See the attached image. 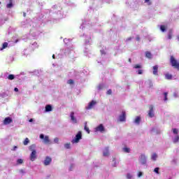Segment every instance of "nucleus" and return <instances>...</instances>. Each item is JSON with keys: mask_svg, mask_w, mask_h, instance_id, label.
Returning a JSON list of instances; mask_svg holds the SVG:
<instances>
[{"mask_svg": "<svg viewBox=\"0 0 179 179\" xmlns=\"http://www.w3.org/2000/svg\"><path fill=\"white\" fill-rule=\"evenodd\" d=\"M51 162H52V159L50 157H46L43 162V164L44 166H50V164H51Z\"/></svg>", "mask_w": 179, "mask_h": 179, "instance_id": "423d86ee", "label": "nucleus"}, {"mask_svg": "<svg viewBox=\"0 0 179 179\" xmlns=\"http://www.w3.org/2000/svg\"><path fill=\"white\" fill-rule=\"evenodd\" d=\"M14 90H15V92H19V89H18L17 87L14 88Z\"/></svg>", "mask_w": 179, "mask_h": 179, "instance_id": "49530a36", "label": "nucleus"}, {"mask_svg": "<svg viewBox=\"0 0 179 179\" xmlns=\"http://www.w3.org/2000/svg\"><path fill=\"white\" fill-rule=\"evenodd\" d=\"M172 37H173V30L170 29L168 34V38L169 40H171Z\"/></svg>", "mask_w": 179, "mask_h": 179, "instance_id": "6ab92c4d", "label": "nucleus"}, {"mask_svg": "<svg viewBox=\"0 0 179 179\" xmlns=\"http://www.w3.org/2000/svg\"><path fill=\"white\" fill-rule=\"evenodd\" d=\"M170 63L173 68H176L179 71V62L176 59V58H174V56H171Z\"/></svg>", "mask_w": 179, "mask_h": 179, "instance_id": "f03ea898", "label": "nucleus"}, {"mask_svg": "<svg viewBox=\"0 0 179 179\" xmlns=\"http://www.w3.org/2000/svg\"><path fill=\"white\" fill-rule=\"evenodd\" d=\"M50 111H52V106L51 105H46V106H45V112L48 113Z\"/></svg>", "mask_w": 179, "mask_h": 179, "instance_id": "2eb2a0df", "label": "nucleus"}, {"mask_svg": "<svg viewBox=\"0 0 179 179\" xmlns=\"http://www.w3.org/2000/svg\"><path fill=\"white\" fill-rule=\"evenodd\" d=\"M141 160L142 164H146V157L144 155H141Z\"/></svg>", "mask_w": 179, "mask_h": 179, "instance_id": "4468645a", "label": "nucleus"}, {"mask_svg": "<svg viewBox=\"0 0 179 179\" xmlns=\"http://www.w3.org/2000/svg\"><path fill=\"white\" fill-rule=\"evenodd\" d=\"M40 138L43 139V143H45L46 145L50 143V137H48V136H45L44 137V134H41Z\"/></svg>", "mask_w": 179, "mask_h": 179, "instance_id": "39448f33", "label": "nucleus"}, {"mask_svg": "<svg viewBox=\"0 0 179 179\" xmlns=\"http://www.w3.org/2000/svg\"><path fill=\"white\" fill-rule=\"evenodd\" d=\"M54 142H55V143H58V142H59V138H55L54 139Z\"/></svg>", "mask_w": 179, "mask_h": 179, "instance_id": "4c0bfd02", "label": "nucleus"}, {"mask_svg": "<svg viewBox=\"0 0 179 179\" xmlns=\"http://www.w3.org/2000/svg\"><path fill=\"white\" fill-rule=\"evenodd\" d=\"M145 57L147 58H149V59H150L152 58V53H150V52H146Z\"/></svg>", "mask_w": 179, "mask_h": 179, "instance_id": "aec40b11", "label": "nucleus"}, {"mask_svg": "<svg viewBox=\"0 0 179 179\" xmlns=\"http://www.w3.org/2000/svg\"><path fill=\"white\" fill-rule=\"evenodd\" d=\"M122 150L124 152V153H129V152H131V149L128 147L123 148Z\"/></svg>", "mask_w": 179, "mask_h": 179, "instance_id": "a211bd4d", "label": "nucleus"}, {"mask_svg": "<svg viewBox=\"0 0 179 179\" xmlns=\"http://www.w3.org/2000/svg\"><path fill=\"white\" fill-rule=\"evenodd\" d=\"M110 155V151H108V147L105 148V150L103 153V156L104 157H107V156Z\"/></svg>", "mask_w": 179, "mask_h": 179, "instance_id": "9b49d317", "label": "nucleus"}, {"mask_svg": "<svg viewBox=\"0 0 179 179\" xmlns=\"http://www.w3.org/2000/svg\"><path fill=\"white\" fill-rule=\"evenodd\" d=\"M143 173L142 172H138V177H142Z\"/></svg>", "mask_w": 179, "mask_h": 179, "instance_id": "c03bdc74", "label": "nucleus"}, {"mask_svg": "<svg viewBox=\"0 0 179 179\" xmlns=\"http://www.w3.org/2000/svg\"><path fill=\"white\" fill-rule=\"evenodd\" d=\"M84 129L87 132V134H90V130L89 129V127H87V125H85Z\"/></svg>", "mask_w": 179, "mask_h": 179, "instance_id": "cd10ccee", "label": "nucleus"}, {"mask_svg": "<svg viewBox=\"0 0 179 179\" xmlns=\"http://www.w3.org/2000/svg\"><path fill=\"white\" fill-rule=\"evenodd\" d=\"M172 131L175 135H177V134H178V129H173Z\"/></svg>", "mask_w": 179, "mask_h": 179, "instance_id": "72a5a7b5", "label": "nucleus"}, {"mask_svg": "<svg viewBox=\"0 0 179 179\" xmlns=\"http://www.w3.org/2000/svg\"><path fill=\"white\" fill-rule=\"evenodd\" d=\"M82 139V131H78L76 135V138L72 140V143H78V142Z\"/></svg>", "mask_w": 179, "mask_h": 179, "instance_id": "7ed1b4c3", "label": "nucleus"}, {"mask_svg": "<svg viewBox=\"0 0 179 179\" xmlns=\"http://www.w3.org/2000/svg\"><path fill=\"white\" fill-rule=\"evenodd\" d=\"M165 78L166 79H167L168 80H171L173 79V76L170 73H166L165 75Z\"/></svg>", "mask_w": 179, "mask_h": 179, "instance_id": "f3484780", "label": "nucleus"}, {"mask_svg": "<svg viewBox=\"0 0 179 179\" xmlns=\"http://www.w3.org/2000/svg\"><path fill=\"white\" fill-rule=\"evenodd\" d=\"M0 5H1V2H0Z\"/></svg>", "mask_w": 179, "mask_h": 179, "instance_id": "5fc2aeb1", "label": "nucleus"}, {"mask_svg": "<svg viewBox=\"0 0 179 179\" xmlns=\"http://www.w3.org/2000/svg\"><path fill=\"white\" fill-rule=\"evenodd\" d=\"M7 47H8V43L4 42L3 43L2 49L3 50V49L6 48Z\"/></svg>", "mask_w": 179, "mask_h": 179, "instance_id": "473e14b6", "label": "nucleus"}, {"mask_svg": "<svg viewBox=\"0 0 179 179\" xmlns=\"http://www.w3.org/2000/svg\"><path fill=\"white\" fill-rule=\"evenodd\" d=\"M70 117H71V120L73 122H74L75 124H76V122H78V120H76V118L75 117V113L74 112L71 113Z\"/></svg>", "mask_w": 179, "mask_h": 179, "instance_id": "9d476101", "label": "nucleus"}, {"mask_svg": "<svg viewBox=\"0 0 179 179\" xmlns=\"http://www.w3.org/2000/svg\"><path fill=\"white\" fill-rule=\"evenodd\" d=\"M65 149H71V143H67L64 144Z\"/></svg>", "mask_w": 179, "mask_h": 179, "instance_id": "5701e85b", "label": "nucleus"}, {"mask_svg": "<svg viewBox=\"0 0 179 179\" xmlns=\"http://www.w3.org/2000/svg\"><path fill=\"white\" fill-rule=\"evenodd\" d=\"M119 120L120 122H124L127 120V113H125V110L122 111V115L119 116Z\"/></svg>", "mask_w": 179, "mask_h": 179, "instance_id": "20e7f679", "label": "nucleus"}, {"mask_svg": "<svg viewBox=\"0 0 179 179\" xmlns=\"http://www.w3.org/2000/svg\"><path fill=\"white\" fill-rule=\"evenodd\" d=\"M24 16H26V13H24Z\"/></svg>", "mask_w": 179, "mask_h": 179, "instance_id": "603ef678", "label": "nucleus"}, {"mask_svg": "<svg viewBox=\"0 0 179 179\" xmlns=\"http://www.w3.org/2000/svg\"><path fill=\"white\" fill-rule=\"evenodd\" d=\"M136 39L137 40V41H139V40H141V38L139 37V36H137Z\"/></svg>", "mask_w": 179, "mask_h": 179, "instance_id": "a18cd8bd", "label": "nucleus"}, {"mask_svg": "<svg viewBox=\"0 0 179 179\" xmlns=\"http://www.w3.org/2000/svg\"><path fill=\"white\" fill-rule=\"evenodd\" d=\"M17 164H23V159H18L17 160Z\"/></svg>", "mask_w": 179, "mask_h": 179, "instance_id": "2f4dec72", "label": "nucleus"}, {"mask_svg": "<svg viewBox=\"0 0 179 179\" xmlns=\"http://www.w3.org/2000/svg\"><path fill=\"white\" fill-rule=\"evenodd\" d=\"M53 59H55V55H52Z\"/></svg>", "mask_w": 179, "mask_h": 179, "instance_id": "09e8293b", "label": "nucleus"}, {"mask_svg": "<svg viewBox=\"0 0 179 179\" xmlns=\"http://www.w3.org/2000/svg\"><path fill=\"white\" fill-rule=\"evenodd\" d=\"M149 108H150V110L148 112V116L150 118H153V117H155V113H153V105H150Z\"/></svg>", "mask_w": 179, "mask_h": 179, "instance_id": "6e6552de", "label": "nucleus"}, {"mask_svg": "<svg viewBox=\"0 0 179 179\" xmlns=\"http://www.w3.org/2000/svg\"><path fill=\"white\" fill-rule=\"evenodd\" d=\"M29 142H30V141L29 140L28 138H26L25 140L23 142V145H28Z\"/></svg>", "mask_w": 179, "mask_h": 179, "instance_id": "a878e982", "label": "nucleus"}, {"mask_svg": "<svg viewBox=\"0 0 179 179\" xmlns=\"http://www.w3.org/2000/svg\"><path fill=\"white\" fill-rule=\"evenodd\" d=\"M142 73H143V70L142 69L138 70V75H142Z\"/></svg>", "mask_w": 179, "mask_h": 179, "instance_id": "c9c22d12", "label": "nucleus"}, {"mask_svg": "<svg viewBox=\"0 0 179 179\" xmlns=\"http://www.w3.org/2000/svg\"><path fill=\"white\" fill-rule=\"evenodd\" d=\"M29 150L31 152L29 156L31 162H34L37 159V151H36V145L33 144L29 146Z\"/></svg>", "mask_w": 179, "mask_h": 179, "instance_id": "f257e3e1", "label": "nucleus"}, {"mask_svg": "<svg viewBox=\"0 0 179 179\" xmlns=\"http://www.w3.org/2000/svg\"><path fill=\"white\" fill-rule=\"evenodd\" d=\"M131 40H132V37L127 38L126 41H131Z\"/></svg>", "mask_w": 179, "mask_h": 179, "instance_id": "79ce46f5", "label": "nucleus"}, {"mask_svg": "<svg viewBox=\"0 0 179 179\" xmlns=\"http://www.w3.org/2000/svg\"><path fill=\"white\" fill-rule=\"evenodd\" d=\"M11 122H13V120H12L10 117H7L3 120L4 125H9Z\"/></svg>", "mask_w": 179, "mask_h": 179, "instance_id": "0eeeda50", "label": "nucleus"}, {"mask_svg": "<svg viewBox=\"0 0 179 179\" xmlns=\"http://www.w3.org/2000/svg\"><path fill=\"white\" fill-rule=\"evenodd\" d=\"M68 83H69V85H73V80H69Z\"/></svg>", "mask_w": 179, "mask_h": 179, "instance_id": "58836bf2", "label": "nucleus"}, {"mask_svg": "<svg viewBox=\"0 0 179 179\" xmlns=\"http://www.w3.org/2000/svg\"><path fill=\"white\" fill-rule=\"evenodd\" d=\"M113 162L115 163L113 166H115V158H113Z\"/></svg>", "mask_w": 179, "mask_h": 179, "instance_id": "de8ad7c7", "label": "nucleus"}, {"mask_svg": "<svg viewBox=\"0 0 179 179\" xmlns=\"http://www.w3.org/2000/svg\"><path fill=\"white\" fill-rule=\"evenodd\" d=\"M106 94H108V95L113 94V91H112L111 90H108L107 91V92H106Z\"/></svg>", "mask_w": 179, "mask_h": 179, "instance_id": "e433bc0d", "label": "nucleus"}, {"mask_svg": "<svg viewBox=\"0 0 179 179\" xmlns=\"http://www.w3.org/2000/svg\"><path fill=\"white\" fill-rule=\"evenodd\" d=\"M16 148H17V147L15 146V147H14V149H16Z\"/></svg>", "mask_w": 179, "mask_h": 179, "instance_id": "864d4df0", "label": "nucleus"}, {"mask_svg": "<svg viewBox=\"0 0 179 179\" xmlns=\"http://www.w3.org/2000/svg\"><path fill=\"white\" fill-rule=\"evenodd\" d=\"M168 94H169V93H167V92H164V101H167V100H168V99H167Z\"/></svg>", "mask_w": 179, "mask_h": 179, "instance_id": "c756f323", "label": "nucleus"}, {"mask_svg": "<svg viewBox=\"0 0 179 179\" xmlns=\"http://www.w3.org/2000/svg\"><path fill=\"white\" fill-rule=\"evenodd\" d=\"M96 101H92L91 102H90V103L88 104V106L86 108L87 110H92V108H93V107H94V106H96Z\"/></svg>", "mask_w": 179, "mask_h": 179, "instance_id": "1a4fd4ad", "label": "nucleus"}, {"mask_svg": "<svg viewBox=\"0 0 179 179\" xmlns=\"http://www.w3.org/2000/svg\"><path fill=\"white\" fill-rule=\"evenodd\" d=\"M73 169V164H71V166H70V169H69V170H70V171H72V169Z\"/></svg>", "mask_w": 179, "mask_h": 179, "instance_id": "37998d69", "label": "nucleus"}, {"mask_svg": "<svg viewBox=\"0 0 179 179\" xmlns=\"http://www.w3.org/2000/svg\"><path fill=\"white\" fill-rule=\"evenodd\" d=\"M135 124H137V125H139L141 124V116H137L134 120Z\"/></svg>", "mask_w": 179, "mask_h": 179, "instance_id": "dca6fc26", "label": "nucleus"}, {"mask_svg": "<svg viewBox=\"0 0 179 179\" xmlns=\"http://www.w3.org/2000/svg\"><path fill=\"white\" fill-rule=\"evenodd\" d=\"M8 79L9 80H13V79H15V75H13V74H10V75L8 76Z\"/></svg>", "mask_w": 179, "mask_h": 179, "instance_id": "4be33fe9", "label": "nucleus"}, {"mask_svg": "<svg viewBox=\"0 0 179 179\" xmlns=\"http://www.w3.org/2000/svg\"><path fill=\"white\" fill-rule=\"evenodd\" d=\"M104 87V86L102 84H99L97 87L98 90H101Z\"/></svg>", "mask_w": 179, "mask_h": 179, "instance_id": "7c9ffc66", "label": "nucleus"}, {"mask_svg": "<svg viewBox=\"0 0 179 179\" xmlns=\"http://www.w3.org/2000/svg\"><path fill=\"white\" fill-rule=\"evenodd\" d=\"M153 71L152 73L153 75H157V72L159 71V66L155 65L152 67Z\"/></svg>", "mask_w": 179, "mask_h": 179, "instance_id": "f8f14e48", "label": "nucleus"}, {"mask_svg": "<svg viewBox=\"0 0 179 179\" xmlns=\"http://www.w3.org/2000/svg\"><path fill=\"white\" fill-rule=\"evenodd\" d=\"M96 131H99V132H104V126L103 124H99L96 128Z\"/></svg>", "mask_w": 179, "mask_h": 179, "instance_id": "ddd939ff", "label": "nucleus"}, {"mask_svg": "<svg viewBox=\"0 0 179 179\" xmlns=\"http://www.w3.org/2000/svg\"><path fill=\"white\" fill-rule=\"evenodd\" d=\"M179 141V136H176L173 139V143H177Z\"/></svg>", "mask_w": 179, "mask_h": 179, "instance_id": "bb28decb", "label": "nucleus"}, {"mask_svg": "<svg viewBox=\"0 0 179 179\" xmlns=\"http://www.w3.org/2000/svg\"><path fill=\"white\" fill-rule=\"evenodd\" d=\"M160 30H161V31H162L163 33H164V31H166V26H164V25H161V26H160Z\"/></svg>", "mask_w": 179, "mask_h": 179, "instance_id": "b1692460", "label": "nucleus"}, {"mask_svg": "<svg viewBox=\"0 0 179 179\" xmlns=\"http://www.w3.org/2000/svg\"><path fill=\"white\" fill-rule=\"evenodd\" d=\"M29 122H33V119H30Z\"/></svg>", "mask_w": 179, "mask_h": 179, "instance_id": "8fccbe9b", "label": "nucleus"}, {"mask_svg": "<svg viewBox=\"0 0 179 179\" xmlns=\"http://www.w3.org/2000/svg\"><path fill=\"white\" fill-rule=\"evenodd\" d=\"M129 62H132V60L131 59H129Z\"/></svg>", "mask_w": 179, "mask_h": 179, "instance_id": "3c124183", "label": "nucleus"}, {"mask_svg": "<svg viewBox=\"0 0 179 179\" xmlns=\"http://www.w3.org/2000/svg\"><path fill=\"white\" fill-rule=\"evenodd\" d=\"M151 159L154 162H156V159H157V155L156 153L152 154Z\"/></svg>", "mask_w": 179, "mask_h": 179, "instance_id": "412c9836", "label": "nucleus"}, {"mask_svg": "<svg viewBox=\"0 0 179 179\" xmlns=\"http://www.w3.org/2000/svg\"><path fill=\"white\" fill-rule=\"evenodd\" d=\"M13 4L12 3V2L9 3L6 6V8H8V9H10V8H13Z\"/></svg>", "mask_w": 179, "mask_h": 179, "instance_id": "c85d7f7f", "label": "nucleus"}, {"mask_svg": "<svg viewBox=\"0 0 179 179\" xmlns=\"http://www.w3.org/2000/svg\"><path fill=\"white\" fill-rule=\"evenodd\" d=\"M159 170H160L159 168L157 167L154 169L155 173H156L157 174H159Z\"/></svg>", "mask_w": 179, "mask_h": 179, "instance_id": "f704fd0d", "label": "nucleus"}, {"mask_svg": "<svg viewBox=\"0 0 179 179\" xmlns=\"http://www.w3.org/2000/svg\"><path fill=\"white\" fill-rule=\"evenodd\" d=\"M127 178H128V179L132 178V175H131L130 173H128V174L127 175Z\"/></svg>", "mask_w": 179, "mask_h": 179, "instance_id": "ea45409f", "label": "nucleus"}, {"mask_svg": "<svg viewBox=\"0 0 179 179\" xmlns=\"http://www.w3.org/2000/svg\"><path fill=\"white\" fill-rule=\"evenodd\" d=\"M150 0H145V3H148V5H150L151 3L150 2Z\"/></svg>", "mask_w": 179, "mask_h": 179, "instance_id": "a19ab883", "label": "nucleus"}, {"mask_svg": "<svg viewBox=\"0 0 179 179\" xmlns=\"http://www.w3.org/2000/svg\"><path fill=\"white\" fill-rule=\"evenodd\" d=\"M134 69H141L142 68V66L141 64H135L134 66Z\"/></svg>", "mask_w": 179, "mask_h": 179, "instance_id": "393cba45", "label": "nucleus"}]
</instances>
